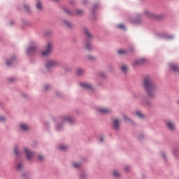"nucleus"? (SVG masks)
Listing matches in <instances>:
<instances>
[{"label": "nucleus", "instance_id": "obj_1", "mask_svg": "<svg viewBox=\"0 0 179 179\" xmlns=\"http://www.w3.org/2000/svg\"><path fill=\"white\" fill-rule=\"evenodd\" d=\"M144 87L145 90H147V93L148 94L150 97H155L156 94V85L153 83L152 79L146 78L144 80Z\"/></svg>", "mask_w": 179, "mask_h": 179}, {"label": "nucleus", "instance_id": "obj_2", "mask_svg": "<svg viewBox=\"0 0 179 179\" xmlns=\"http://www.w3.org/2000/svg\"><path fill=\"white\" fill-rule=\"evenodd\" d=\"M54 48V45H52V43L49 42L45 47L44 50L42 52V55L43 57H47L48 55H50L51 52H52V50Z\"/></svg>", "mask_w": 179, "mask_h": 179}, {"label": "nucleus", "instance_id": "obj_3", "mask_svg": "<svg viewBox=\"0 0 179 179\" xmlns=\"http://www.w3.org/2000/svg\"><path fill=\"white\" fill-rule=\"evenodd\" d=\"M59 65V62L57 61H48L45 64V67L47 69H50L51 68H55Z\"/></svg>", "mask_w": 179, "mask_h": 179}, {"label": "nucleus", "instance_id": "obj_4", "mask_svg": "<svg viewBox=\"0 0 179 179\" xmlns=\"http://www.w3.org/2000/svg\"><path fill=\"white\" fill-rule=\"evenodd\" d=\"M24 152L26 154V156H27L28 160H31V157H33V156H34V152L30 151V150H29L27 148H24Z\"/></svg>", "mask_w": 179, "mask_h": 179}, {"label": "nucleus", "instance_id": "obj_5", "mask_svg": "<svg viewBox=\"0 0 179 179\" xmlns=\"http://www.w3.org/2000/svg\"><path fill=\"white\" fill-rule=\"evenodd\" d=\"M166 126L171 131H174V129H176V124L171 120L166 122Z\"/></svg>", "mask_w": 179, "mask_h": 179}, {"label": "nucleus", "instance_id": "obj_6", "mask_svg": "<svg viewBox=\"0 0 179 179\" xmlns=\"http://www.w3.org/2000/svg\"><path fill=\"white\" fill-rule=\"evenodd\" d=\"M144 15L146 17H149L150 19H155L156 18V15L154 13H152L149 11H145Z\"/></svg>", "mask_w": 179, "mask_h": 179}, {"label": "nucleus", "instance_id": "obj_7", "mask_svg": "<svg viewBox=\"0 0 179 179\" xmlns=\"http://www.w3.org/2000/svg\"><path fill=\"white\" fill-rule=\"evenodd\" d=\"M99 111L101 113V114H108L111 113V110L106 108H101L99 109Z\"/></svg>", "mask_w": 179, "mask_h": 179}, {"label": "nucleus", "instance_id": "obj_8", "mask_svg": "<svg viewBox=\"0 0 179 179\" xmlns=\"http://www.w3.org/2000/svg\"><path fill=\"white\" fill-rule=\"evenodd\" d=\"M169 66L174 72H179V66L176 64H171Z\"/></svg>", "mask_w": 179, "mask_h": 179}, {"label": "nucleus", "instance_id": "obj_9", "mask_svg": "<svg viewBox=\"0 0 179 179\" xmlns=\"http://www.w3.org/2000/svg\"><path fill=\"white\" fill-rule=\"evenodd\" d=\"M80 86L82 87H83L84 89H90V90H92V85H90V83H83L80 84Z\"/></svg>", "mask_w": 179, "mask_h": 179}, {"label": "nucleus", "instance_id": "obj_10", "mask_svg": "<svg viewBox=\"0 0 179 179\" xmlns=\"http://www.w3.org/2000/svg\"><path fill=\"white\" fill-rule=\"evenodd\" d=\"M63 122H65L66 121L67 122H69L70 124H72L73 122V119L72 117H62Z\"/></svg>", "mask_w": 179, "mask_h": 179}, {"label": "nucleus", "instance_id": "obj_11", "mask_svg": "<svg viewBox=\"0 0 179 179\" xmlns=\"http://www.w3.org/2000/svg\"><path fill=\"white\" fill-rule=\"evenodd\" d=\"M113 127H115V129H119V128H120V122L118 121V120L115 119L113 121Z\"/></svg>", "mask_w": 179, "mask_h": 179}, {"label": "nucleus", "instance_id": "obj_12", "mask_svg": "<svg viewBox=\"0 0 179 179\" xmlns=\"http://www.w3.org/2000/svg\"><path fill=\"white\" fill-rule=\"evenodd\" d=\"M36 48H37L36 46L29 47L27 50L28 54H31V52H34V51H36Z\"/></svg>", "mask_w": 179, "mask_h": 179}, {"label": "nucleus", "instance_id": "obj_13", "mask_svg": "<svg viewBox=\"0 0 179 179\" xmlns=\"http://www.w3.org/2000/svg\"><path fill=\"white\" fill-rule=\"evenodd\" d=\"M20 128L22 129V131H27V129H29L30 127L26 124H22L20 125Z\"/></svg>", "mask_w": 179, "mask_h": 179}, {"label": "nucleus", "instance_id": "obj_14", "mask_svg": "<svg viewBox=\"0 0 179 179\" xmlns=\"http://www.w3.org/2000/svg\"><path fill=\"white\" fill-rule=\"evenodd\" d=\"M84 33H85V34H86V36H87V37L89 38H92V34H90V32L89 31V29H84Z\"/></svg>", "mask_w": 179, "mask_h": 179}, {"label": "nucleus", "instance_id": "obj_15", "mask_svg": "<svg viewBox=\"0 0 179 179\" xmlns=\"http://www.w3.org/2000/svg\"><path fill=\"white\" fill-rule=\"evenodd\" d=\"M63 24L64 26H66V27H72V24L66 20L63 21Z\"/></svg>", "mask_w": 179, "mask_h": 179}, {"label": "nucleus", "instance_id": "obj_16", "mask_svg": "<svg viewBox=\"0 0 179 179\" xmlns=\"http://www.w3.org/2000/svg\"><path fill=\"white\" fill-rule=\"evenodd\" d=\"M36 8L38 9V10H41L43 9V4H41V2L38 1L36 4Z\"/></svg>", "mask_w": 179, "mask_h": 179}, {"label": "nucleus", "instance_id": "obj_17", "mask_svg": "<svg viewBox=\"0 0 179 179\" xmlns=\"http://www.w3.org/2000/svg\"><path fill=\"white\" fill-rule=\"evenodd\" d=\"M118 29H121L122 30H126L125 25L124 24H119L117 25Z\"/></svg>", "mask_w": 179, "mask_h": 179}, {"label": "nucleus", "instance_id": "obj_18", "mask_svg": "<svg viewBox=\"0 0 179 179\" xmlns=\"http://www.w3.org/2000/svg\"><path fill=\"white\" fill-rule=\"evenodd\" d=\"M85 48L86 50H92V45L90 43H87L85 44Z\"/></svg>", "mask_w": 179, "mask_h": 179}, {"label": "nucleus", "instance_id": "obj_19", "mask_svg": "<svg viewBox=\"0 0 179 179\" xmlns=\"http://www.w3.org/2000/svg\"><path fill=\"white\" fill-rule=\"evenodd\" d=\"M121 69L123 71V72H127V71H128V67L127 65L124 64L121 66Z\"/></svg>", "mask_w": 179, "mask_h": 179}, {"label": "nucleus", "instance_id": "obj_20", "mask_svg": "<svg viewBox=\"0 0 179 179\" xmlns=\"http://www.w3.org/2000/svg\"><path fill=\"white\" fill-rule=\"evenodd\" d=\"M76 73H77V75H82V73H83V69H78L76 70Z\"/></svg>", "mask_w": 179, "mask_h": 179}, {"label": "nucleus", "instance_id": "obj_21", "mask_svg": "<svg viewBox=\"0 0 179 179\" xmlns=\"http://www.w3.org/2000/svg\"><path fill=\"white\" fill-rule=\"evenodd\" d=\"M60 150H66L68 149V145H60Z\"/></svg>", "mask_w": 179, "mask_h": 179}, {"label": "nucleus", "instance_id": "obj_22", "mask_svg": "<svg viewBox=\"0 0 179 179\" xmlns=\"http://www.w3.org/2000/svg\"><path fill=\"white\" fill-rule=\"evenodd\" d=\"M113 174H114L115 177H120V176H121V173H120V172H118L117 171H114Z\"/></svg>", "mask_w": 179, "mask_h": 179}, {"label": "nucleus", "instance_id": "obj_23", "mask_svg": "<svg viewBox=\"0 0 179 179\" xmlns=\"http://www.w3.org/2000/svg\"><path fill=\"white\" fill-rule=\"evenodd\" d=\"M127 50H120L118 51V54H120V55H122V54H127Z\"/></svg>", "mask_w": 179, "mask_h": 179}, {"label": "nucleus", "instance_id": "obj_24", "mask_svg": "<svg viewBox=\"0 0 179 179\" xmlns=\"http://www.w3.org/2000/svg\"><path fill=\"white\" fill-rule=\"evenodd\" d=\"M136 114L139 118H143V114L141 113V112L138 111L136 112Z\"/></svg>", "mask_w": 179, "mask_h": 179}, {"label": "nucleus", "instance_id": "obj_25", "mask_svg": "<svg viewBox=\"0 0 179 179\" xmlns=\"http://www.w3.org/2000/svg\"><path fill=\"white\" fill-rule=\"evenodd\" d=\"M73 167H75L76 169H79V167H80V164L74 163Z\"/></svg>", "mask_w": 179, "mask_h": 179}, {"label": "nucleus", "instance_id": "obj_26", "mask_svg": "<svg viewBox=\"0 0 179 179\" xmlns=\"http://www.w3.org/2000/svg\"><path fill=\"white\" fill-rule=\"evenodd\" d=\"M82 13H83V10H76V14L77 15H82Z\"/></svg>", "mask_w": 179, "mask_h": 179}, {"label": "nucleus", "instance_id": "obj_27", "mask_svg": "<svg viewBox=\"0 0 179 179\" xmlns=\"http://www.w3.org/2000/svg\"><path fill=\"white\" fill-rule=\"evenodd\" d=\"M22 167H23V165L22 164H18L17 169V170H22Z\"/></svg>", "mask_w": 179, "mask_h": 179}, {"label": "nucleus", "instance_id": "obj_28", "mask_svg": "<svg viewBox=\"0 0 179 179\" xmlns=\"http://www.w3.org/2000/svg\"><path fill=\"white\" fill-rule=\"evenodd\" d=\"M14 152H15V155H19V150L17 149V148H15V149H14Z\"/></svg>", "mask_w": 179, "mask_h": 179}, {"label": "nucleus", "instance_id": "obj_29", "mask_svg": "<svg viewBox=\"0 0 179 179\" xmlns=\"http://www.w3.org/2000/svg\"><path fill=\"white\" fill-rule=\"evenodd\" d=\"M38 159L41 162H43L44 160V156L43 155H39Z\"/></svg>", "mask_w": 179, "mask_h": 179}, {"label": "nucleus", "instance_id": "obj_30", "mask_svg": "<svg viewBox=\"0 0 179 179\" xmlns=\"http://www.w3.org/2000/svg\"><path fill=\"white\" fill-rule=\"evenodd\" d=\"M13 62V60H12V61L8 60V61H7L6 64L8 65V66L12 65Z\"/></svg>", "mask_w": 179, "mask_h": 179}, {"label": "nucleus", "instance_id": "obj_31", "mask_svg": "<svg viewBox=\"0 0 179 179\" xmlns=\"http://www.w3.org/2000/svg\"><path fill=\"white\" fill-rule=\"evenodd\" d=\"M89 59H91V60H93V59H95L96 57H93V56H89Z\"/></svg>", "mask_w": 179, "mask_h": 179}, {"label": "nucleus", "instance_id": "obj_32", "mask_svg": "<svg viewBox=\"0 0 179 179\" xmlns=\"http://www.w3.org/2000/svg\"><path fill=\"white\" fill-rule=\"evenodd\" d=\"M0 120H1V121H5V117L1 116V117H0Z\"/></svg>", "mask_w": 179, "mask_h": 179}, {"label": "nucleus", "instance_id": "obj_33", "mask_svg": "<svg viewBox=\"0 0 179 179\" xmlns=\"http://www.w3.org/2000/svg\"><path fill=\"white\" fill-rule=\"evenodd\" d=\"M48 89H50V86L48 85L45 86V90H48Z\"/></svg>", "mask_w": 179, "mask_h": 179}, {"label": "nucleus", "instance_id": "obj_34", "mask_svg": "<svg viewBox=\"0 0 179 179\" xmlns=\"http://www.w3.org/2000/svg\"><path fill=\"white\" fill-rule=\"evenodd\" d=\"M24 8H25L26 10H29V6L25 5V6H24Z\"/></svg>", "mask_w": 179, "mask_h": 179}, {"label": "nucleus", "instance_id": "obj_35", "mask_svg": "<svg viewBox=\"0 0 179 179\" xmlns=\"http://www.w3.org/2000/svg\"><path fill=\"white\" fill-rule=\"evenodd\" d=\"M15 78H10V82H14Z\"/></svg>", "mask_w": 179, "mask_h": 179}, {"label": "nucleus", "instance_id": "obj_36", "mask_svg": "<svg viewBox=\"0 0 179 179\" xmlns=\"http://www.w3.org/2000/svg\"><path fill=\"white\" fill-rule=\"evenodd\" d=\"M100 141H101V142H103L104 141V138H103V137H101Z\"/></svg>", "mask_w": 179, "mask_h": 179}, {"label": "nucleus", "instance_id": "obj_37", "mask_svg": "<svg viewBox=\"0 0 179 179\" xmlns=\"http://www.w3.org/2000/svg\"><path fill=\"white\" fill-rule=\"evenodd\" d=\"M124 117L125 121H127L128 117H127V116H126V115H124Z\"/></svg>", "mask_w": 179, "mask_h": 179}, {"label": "nucleus", "instance_id": "obj_38", "mask_svg": "<svg viewBox=\"0 0 179 179\" xmlns=\"http://www.w3.org/2000/svg\"><path fill=\"white\" fill-rule=\"evenodd\" d=\"M126 171H128L129 170V166L125 168Z\"/></svg>", "mask_w": 179, "mask_h": 179}, {"label": "nucleus", "instance_id": "obj_39", "mask_svg": "<svg viewBox=\"0 0 179 179\" xmlns=\"http://www.w3.org/2000/svg\"><path fill=\"white\" fill-rule=\"evenodd\" d=\"M59 129H61V126L57 127V131H59Z\"/></svg>", "mask_w": 179, "mask_h": 179}, {"label": "nucleus", "instance_id": "obj_40", "mask_svg": "<svg viewBox=\"0 0 179 179\" xmlns=\"http://www.w3.org/2000/svg\"><path fill=\"white\" fill-rule=\"evenodd\" d=\"M141 62H145V59H141Z\"/></svg>", "mask_w": 179, "mask_h": 179}, {"label": "nucleus", "instance_id": "obj_41", "mask_svg": "<svg viewBox=\"0 0 179 179\" xmlns=\"http://www.w3.org/2000/svg\"><path fill=\"white\" fill-rule=\"evenodd\" d=\"M162 156L164 159H166V155L164 154Z\"/></svg>", "mask_w": 179, "mask_h": 179}, {"label": "nucleus", "instance_id": "obj_42", "mask_svg": "<svg viewBox=\"0 0 179 179\" xmlns=\"http://www.w3.org/2000/svg\"><path fill=\"white\" fill-rule=\"evenodd\" d=\"M178 104L179 105V100L178 101Z\"/></svg>", "mask_w": 179, "mask_h": 179}, {"label": "nucleus", "instance_id": "obj_43", "mask_svg": "<svg viewBox=\"0 0 179 179\" xmlns=\"http://www.w3.org/2000/svg\"><path fill=\"white\" fill-rule=\"evenodd\" d=\"M53 1H58V0H53Z\"/></svg>", "mask_w": 179, "mask_h": 179}]
</instances>
